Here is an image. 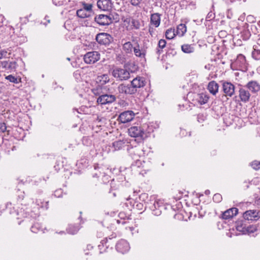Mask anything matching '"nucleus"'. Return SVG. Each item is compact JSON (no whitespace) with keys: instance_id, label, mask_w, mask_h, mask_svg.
I'll return each instance as SVG.
<instances>
[{"instance_id":"obj_57","label":"nucleus","mask_w":260,"mask_h":260,"mask_svg":"<svg viewBox=\"0 0 260 260\" xmlns=\"http://www.w3.org/2000/svg\"><path fill=\"white\" fill-rule=\"evenodd\" d=\"M7 126L4 122H0V130L2 132H5L6 131Z\"/></svg>"},{"instance_id":"obj_20","label":"nucleus","mask_w":260,"mask_h":260,"mask_svg":"<svg viewBox=\"0 0 260 260\" xmlns=\"http://www.w3.org/2000/svg\"><path fill=\"white\" fill-rule=\"evenodd\" d=\"M236 228L238 231H239L243 234L246 233H254L257 230V229L254 227L248 226L246 228L245 226H243V223L241 222H238L236 223Z\"/></svg>"},{"instance_id":"obj_2","label":"nucleus","mask_w":260,"mask_h":260,"mask_svg":"<svg viewBox=\"0 0 260 260\" xmlns=\"http://www.w3.org/2000/svg\"><path fill=\"white\" fill-rule=\"evenodd\" d=\"M128 133L131 137L136 138V140L139 142L148 137L147 133L145 131L144 127L139 125L130 127L128 129Z\"/></svg>"},{"instance_id":"obj_10","label":"nucleus","mask_w":260,"mask_h":260,"mask_svg":"<svg viewBox=\"0 0 260 260\" xmlns=\"http://www.w3.org/2000/svg\"><path fill=\"white\" fill-rule=\"evenodd\" d=\"M100 58V54L97 51H91L84 55V62L87 64L94 63Z\"/></svg>"},{"instance_id":"obj_43","label":"nucleus","mask_w":260,"mask_h":260,"mask_svg":"<svg viewBox=\"0 0 260 260\" xmlns=\"http://www.w3.org/2000/svg\"><path fill=\"white\" fill-rule=\"evenodd\" d=\"M109 172H102L103 176L101 177L104 183H108L111 180L110 176L108 174Z\"/></svg>"},{"instance_id":"obj_15","label":"nucleus","mask_w":260,"mask_h":260,"mask_svg":"<svg viewBox=\"0 0 260 260\" xmlns=\"http://www.w3.org/2000/svg\"><path fill=\"white\" fill-rule=\"evenodd\" d=\"M115 248L118 252L124 254L129 250L130 246L126 240L121 239L116 244Z\"/></svg>"},{"instance_id":"obj_51","label":"nucleus","mask_w":260,"mask_h":260,"mask_svg":"<svg viewBox=\"0 0 260 260\" xmlns=\"http://www.w3.org/2000/svg\"><path fill=\"white\" fill-rule=\"evenodd\" d=\"M62 193L63 191L61 189H58L54 191V196L57 198H60L62 197Z\"/></svg>"},{"instance_id":"obj_38","label":"nucleus","mask_w":260,"mask_h":260,"mask_svg":"<svg viewBox=\"0 0 260 260\" xmlns=\"http://www.w3.org/2000/svg\"><path fill=\"white\" fill-rule=\"evenodd\" d=\"M99 81L101 84L104 85L108 83L110 81V78L108 74H103L99 77Z\"/></svg>"},{"instance_id":"obj_33","label":"nucleus","mask_w":260,"mask_h":260,"mask_svg":"<svg viewBox=\"0 0 260 260\" xmlns=\"http://www.w3.org/2000/svg\"><path fill=\"white\" fill-rule=\"evenodd\" d=\"M240 38H242L243 41H247L251 36V34L249 29H243L240 34H238Z\"/></svg>"},{"instance_id":"obj_53","label":"nucleus","mask_w":260,"mask_h":260,"mask_svg":"<svg viewBox=\"0 0 260 260\" xmlns=\"http://www.w3.org/2000/svg\"><path fill=\"white\" fill-rule=\"evenodd\" d=\"M141 1L142 0H131L130 3L132 6L137 7L139 6Z\"/></svg>"},{"instance_id":"obj_56","label":"nucleus","mask_w":260,"mask_h":260,"mask_svg":"<svg viewBox=\"0 0 260 260\" xmlns=\"http://www.w3.org/2000/svg\"><path fill=\"white\" fill-rule=\"evenodd\" d=\"M228 33L225 30H221L218 32V36L221 38H224L226 37Z\"/></svg>"},{"instance_id":"obj_64","label":"nucleus","mask_w":260,"mask_h":260,"mask_svg":"<svg viewBox=\"0 0 260 260\" xmlns=\"http://www.w3.org/2000/svg\"><path fill=\"white\" fill-rule=\"evenodd\" d=\"M133 18L131 17L126 18L124 20V22L127 23H131L132 19Z\"/></svg>"},{"instance_id":"obj_36","label":"nucleus","mask_w":260,"mask_h":260,"mask_svg":"<svg viewBox=\"0 0 260 260\" xmlns=\"http://www.w3.org/2000/svg\"><path fill=\"white\" fill-rule=\"evenodd\" d=\"M186 31V26L184 24H180L177 27V33L182 36Z\"/></svg>"},{"instance_id":"obj_3","label":"nucleus","mask_w":260,"mask_h":260,"mask_svg":"<svg viewBox=\"0 0 260 260\" xmlns=\"http://www.w3.org/2000/svg\"><path fill=\"white\" fill-rule=\"evenodd\" d=\"M187 98L193 105L205 104L209 100L208 95L205 93L188 92Z\"/></svg>"},{"instance_id":"obj_32","label":"nucleus","mask_w":260,"mask_h":260,"mask_svg":"<svg viewBox=\"0 0 260 260\" xmlns=\"http://www.w3.org/2000/svg\"><path fill=\"white\" fill-rule=\"evenodd\" d=\"M80 228L79 226L74 224H70L67 228V231L69 234L74 235L78 232Z\"/></svg>"},{"instance_id":"obj_46","label":"nucleus","mask_w":260,"mask_h":260,"mask_svg":"<svg viewBox=\"0 0 260 260\" xmlns=\"http://www.w3.org/2000/svg\"><path fill=\"white\" fill-rule=\"evenodd\" d=\"M132 26L136 29H139L140 27V22L138 20L132 19L131 21Z\"/></svg>"},{"instance_id":"obj_1","label":"nucleus","mask_w":260,"mask_h":260,"mask_svg":"<svg viewBox=\"0 0 260 260\" xmlns=\"http://www.w3.org/2000/svg\"><path fill=\"white\" fill-rule=\"evenodd\" d=\"M146 205L151 210L152 214L155 216L160 215L162 210L165 209L164 201L156 199L154 196L150 197L149 202H147Z\"/></svg>"},{"instance_id":"obj_14","label":"nucleus","mask_w":260,"mask_h":260,"mask_svg":"<svg viewBox=\"0 0 260 260\" xmlns=\"http://www.w3.org/2000/svg\"><path fill=\"white\" fill-rule=\"evenodd\" d=\"M131 85L136 93L138 88L144 87L146 84V81L143 77H137L134 78L131 82Z\"/></svg>"},{"instance_id":"obj_34","label":"nucleus","mask_w":260,"mask_h":260,"mask_svg":"<svg viewBox=\"0 0 260 260\" xmlns=\"http://www.w3.org/2000/svg\"><path fill=\"white\" fill-rule=\"evenodd\" d=\"M134 207L139 211H144L147 208V206L143 203L136 201L134 204Z\"/></svg>"},{"instance_id":"obj_55","label":"nucleus","mask_w":260,"mask_h":260,"mask_svg":"<svg viewBox=\"0 0 260 260\" xmlns=\"http://www.w3.org/2000/svg\"><path fill=\"white\" fill-rule=\"evenodd\" d=\"M197 119H198V121L199 122L202 123L205 120V117L204 116V115L203 114H199L198 115Z\"/></svg>"},{"instance_id":"obj_12","label":"nucleus","mask_w":260,"mask_h":260,"mask_svg":"<svg viewBox=\"0 0 260 260\" xmlns=\"http://www.w3.org/2000/svg\"><path fill=\"white\" fill-rule=\"evenodd\" d=\"M112 146L115 151H118L126 147L127 150L129 151L131 149L134 148L133 147H131V145L129 142L126 140H119L115 141L112 143Z\"/></svg>"},{"instance_id":"obj_44","label":"nucleus","mask_w":260,"mask_h":260,"mask_svg":"<svg viewBox=\"0 0 260 260\" xmlns=\"http://www.w3.org/2000/svg\"><path fill=\"white\" fill-rule=\"evenodd\" d=\"M82 144L86 146H90L92 144V140L88 136H84L82 139Z\"/></svg>"},{"instance_id":"obj_6","label":"nucleus","mask_w":260,"mask_h":260,"mask_svg":"<svg viewBox=\"0 0 260 260\" xmlns=\"http://www.w3.org/2000/svg\"><path fill=\"white\" fill-rule=\"evenodd\" d=\"M116 235L113 234L109 238H106L101 241L100 244L98 246L100 253L107 251L106 250L109 248L111 249H113L114 243L112 242L111 240L112 239L116 238Z\"/></svg>"},{"instance_id":"obj_19","label":"nucleus","mask_w":260,"mask_h":260,"mask_svg":"<svg viewBox=\"0 0 260 260\" xmlns=\"http://www.w3.org/2000/svg\"><path fill=\"white\" fill-rule=\"evenodd\" d=\"M118 90L120 93L125 94H133L135 93L131 84H120L118 87Z\"/></svg>"},{"instance_id":"obj_21","label":"nucleus","mask_w":260,"mask_h":260,"mask_svg":"<svg viewBox=\"0 0 260 260\" xmlns=\"http://www.w3.org/2000/svg\"><path fill=\"white\" fill-rule=\"evenodd\" d=\"M112 5L111 0H98L97 2L98 8L104 11L110 10Z\"/></svg>"},{"instance_id":"obj_31","label":"nucleus","mask_w":260,"mask_h":260,"mask_svg":"<svg viewBox=\"0 0 260 260\" xmlns=\"http://www.w3.org/2000/svg\"><path fill=\"white\" fill-rule=\"evenodd\" d=\"M77 16L81 18H85L87 17H90L91 14L89 13L85 10H84L83 9H79L76 12Z\"/></svg>"},{"instance_id":"obj_37","label":"nucleus","mask_w":260,"mask_h":260,"mask_svg":"<svg viewBox=\"0 0 260 260\" xmlns=\"http://www.w3.org/2000/svg\"><path fill=\"white\" fill-rule=\"evenodd\" d=\"M82 6L83 7L82 9H83L84 10L86 11L91 15L93 13L92 4L84 2L82 3Z\"/></svg>"},{"instance_id":"obj_29","label":"nucleus","mask_w":260,"mask_h":260,"mask_svg":"<svg viewBox=\"0 0 260 260\" xmlns=\"http://www.w3.org/2000/svg\"><path fill=\"white\" fill-rule=\"evenodd\" d=\"M122 49L125 53L129 54L132 53L134 47L131 42H127L123 45Z\"/></svg>"},{"instance_id":"obj_13","label":"nucleus","mask_w":260,"mask_h":260,"mask_svg":"<svg viewBox=\"0 0 260 260\" xmlns=\"http://www.w3.org/2000/svg\"><path fill=\"white\" fill-rule=\"evenodd\" d=\"M116 100L114 95L104 94L100 95L97 99L99 104L106 105L113 103Z\"/></svg>"},{"instance_id":"obj_30","label":"nucleus","mask_w":260,"mask_h":260,"mask_svg":"<svg viewBox=\"0 0 260 260\" xmlns=\"http://www.w3.org/2000/svg\"><path fill=\"white\" fill-rule=\"evenodd\" d=\"M181 50L185 53H191L194 52V48L192 45L185 44L181 46Z\"/></svg>"},{"instance_id":"obj_27","label":"nucleus","mask_w":260,"mask_h":260,"mask_svg":"<svg viewBox=\"0 0 260 260\" xmlns=\"http://www.w3.org/2000/svg\"><path fill=\"white\" fill-rule=\"evenodd\" d=\"M167 42L164 39H160L158 41L157 48L156 49V53L158 55L157 58H159L160 55L162 52V49L166 46Z\"/></svg>"},{"instance_id":"obj_39","label":"nucleus","mask_w":260,"mask_h":260,"mask_svg":"<svg viewBox=\"0 0 260 260\" xmlns=\"http://www.w3.org/2000/svg\"><path fill=\"white\" fill-rule=\"evenodd\" d=\"M174 30H175L172 28L168 29L165 33L166 39L169 40L173 39L175 36Z\"/></svg>"},{"instance_id":"obj_52","label":"nucleus","mask_w":260,"mask_h":260,"mask_svg":"<svg viewBox=\"0 0 260 260\" xmlns=\"http://www.w3.org/2000/svg\"><path fill=\"white\" fill-rule=\"evenodd\" d=\"M177 53L176 51L174 49L170 48L167 50V55L170 56L172 55L174 56Z\"/></svg>"},{"instance_id":"obj_48","label":"nucleus","mask_w":260,"mask_h":260,"mask_svg":"<svg viewBox=\"0 0 260 260\" xmlns=\"http://www.w3.org/2000/svg\"><path fill=\"white\" fill-rule=\"evenodd\" d=\"M250 166L252 168L255 170H259L260 169V161L257 160H254L250 163Z\"/></svg>"},{"instance_id":"obj_54","label":"nucleus","mask_w":260,"mask_h":260,"mask_svg":"<svg viewBox=\"0 0 260 260\" xmlns=\"http://www.w3.org/2000/svg\"><path fill=\"white\" fill-rule=\"evenodd\" d=\"M154 130V127L152 125H147V129L145 130V131L146 132L148 135V137L149 136V134L153 132Z\"/></svg>"},{"instance_id":"obj_16","label":"nucleus","mask_w":260,"mask_h":260,"mask_svg":"<svg viewBox=\"0 0 260 260\" xmlns=\"http://www.w3.org/2000/svg\"><path fill=\"white\" fill-rule=\"evenodd\" d=\"M243 217L245 220L256 221L259 218L258 211L256 210H249L243 214Z\"/></svg>"},{"instance_id":"obj_24","label":"nucleus","mask_w":260,"mask_h":260,"mask_svg":"<svg viewBox=\"0 0 260 260\" xmlns=\"http://www.w3.org/2000/svg\"><path fill=\"white\" fill-rule=\"evenodd\" d=\"M161 15L158 13L152 14L150 16V23L155 27H158L160 23Z\"/></svg>"},{"instance_id":"obj_35","label":"nucleus","mask_w":260,"mask_h":260,"mask_svg":"<svg viewBox=\"0 0 260 260\" xmlns=\"http://www.w3.org/2000/svg\"><path fill=\"white\" fill-rule=\"evenodd\" d=\"M53 4L57 7L63 6L68 5L70 0H51Z\"/></svg>"},{"instance_id":"obj_28","label":"nucleus","mask_w":260,"mask_h":260,"mask_svg":"<svg viewBox=\"0 0 260 260\" xmlns=\"http://www.w3.org/2000/svg\"><path fill=\"white\" fill-rule=\"evenodd\" d=\"M134 52L135 55L140 58H145V50L140 49V46L139 44L137 46L134 47Z\"/></svg>"},{"instance_id":"obj_60","label":"nucleus","mask_w":260,"mask_h":260,"mask_svg":"<svg viewBox=\"0 0 260 260\" xmlns=\"http://www.w3.org/2000/svg\"><path fill=\"white\" fill-rule=\"evenodd\" d=\"M8 62L9 61H0V63L3 68H5V69L7 70Z\"/></svg>"},{"instance_id":"obj_61","label":"nucleus","mask_w":260,"mask_h":260,"mask_svg":"<svg viewBox=\"0 0 260 260\" xmlns=\"http://www.w3.org/2000/svg\"><path fill=\"white\" fill-rule=\"evenodd\" d=\"M119 217L121 219H128V218L127 217V216L125 215L124 212H120L119 213Z\"/></svg>"},{"instance_id":"obj_7","label":"nucleus","mask_w":260,"mask_h":260,"mask_svg":"<svg viewBox=\"0 0 260 260\" xmlns=\"http://www.w3.org/2000/svg\"><path fill=\"white\" fill-rule=\"evenodd\" d=\"M95 40L100 45L108 46L113 41V38L108 33L101 32L96 35Z\"/></svg>"},{"instance_id":"obj_59","label":"nucleus","mask_w":260,"mask_h":260,"mask_svg":"<svg viewBox=\"0 0 260 260\" xmlns=\"http://www.w3.org/2000/svg\"><path fill=\"white\" fill-rule=\"evenodd\" d=\"M79 164H84V166H86V165L88 164V160L86 159V158H82L80 159V160L79 161Z\"/></svg>"},{"instance_id":"obj_63","label":"nucleus","mask_w":260,"mask_h":260,"mask_svg":"<svg viewBox=\"0 0 260 260\" xmlns=\"http://www.w3.org/2000/svg\"><path fill=\"white\" fill-rule=\"evenodd\" d=\"M232 16H233V14H232V11L230 10H228L227 11V13H226V17L229 19H231L232 18Z\"/></svg>"},{"instance_id":"obj_47","label":"nucleus","mask_w":260,"mask_h":260,"mask_svg":"<svg viewBox=\"0 0 260 260\" xmlns=\"http://www.w3.org/2000/svg\"><path fill=\"white\" fill-rule=\"evenodd\" d=\"M16 67L17 62L16 61L8 62L7 70H9L10 71H14L16 69Z\"/></svg>"},{"instance_id":"obj_62","label":"nucleus","mask_w":260,"mask_h":260,"mask_svg":"<svg viewBox=\"0 0 260 260\" xmlns=\"http://www.w3.org/2000/svg\"><path fill=\"white\" fill-rule=\"evenodd\" d=\"M24 198V192H21L20 194H19L18 196V200L19 201H22Z\"/></svg>"},{"instance_id":"obj_25","label":"nucleus","mask_w":260,"mask_h":260,"mask_svg":"<svg viewBox=\"0 0 260 260\" xmlns=\"http://www.w3.org/2000/svg\"><path fill=\"white\" fill-rule=\"evenodd\" d=\"M219 85L215 81L209 82L207 89L213 95H215L218 91Z\"/></svg>"},{"instance_id":"obj_42","label":"nucleus","mask_w":260,"mask_h":260,"mask_svg":"<svg viewBox=\"0 0 260 260\" xmlns=\"http://www.w3.org/2000/svg\"><path fill=\"white\" fill-rule=\"evenodd\" d=\"M6 79L13 83H19L21 82V78H17L12 75H9L6 77Z\"/></svg>"},{"instance_id":"obj_5","label":"nucleus","mask_w":260,"mask_h":260,"mask_svg":"<svg viewBox=\"0 0 260 260\" xmlns=\"http://www.w3.org/2000/svg\"><path fill=\"white\" fill-rule=\"evenodd\" d=\"M113 76L120 81L126 80L130 78L129 71L125 68H116L112 71Z\"/></svg>"},{"instance_id":"obj_9","label":"nucleus","mask_w":260,"mask_h":260,"mask_svg":"<svg viewBox=\"0 0 260 260\" xmlns=\"http://www.w3.org/2000/svg\"><path fill=\"white\" fill-rule=\"evenodd\" d=\"M94 21L101 26H108L113 22L112 17L110 15L104 14L96 15Z\"/></svg>"},{"instance_id":"obj_23","label":"nucleus","mask_w":260,"mask_h":260,"mask_svg":"<svg viewBox=\"0 0 260 260\" xmlns=\"http://www.w3.org/2000/svg\"><path fill=\"white\" fill-rule=\"evenodd\" d=\"M95 172L92 174L93 177L101 178L103 176L102 172H110L108 168L105 166H94Z\"/></svg>"},{"instance_id":"obj_58","label":"nucleus","mask_w":260,"mask_h":260,"mask_svg":"<svg viewBox=\"0 0 260 260\" xmlns=\"http://www.w3.org/2000/svg\"><path fill=\"white\" fill-rule=\"evenodd\" d=\"M7 51L6 50L0 49V59L5 57L7 55Z\"/></svg>"},{"instance_id":"obj_17","label":"nucleus","mask_w":260,"mask_h":260,"mask_svg":"<svg viewBox=\"0 0 260 260\" xmlns=\"http://www.w3.org/2000/svg\"><path fill=\"white\" fill-rule=\"evenodd\" d=\"M245 87L252 93H257L258 91H260V84L255 80L249 81L245 85Z\"/></svg>"},{"instance_id":"obj_49","label":"nucleus","mask_w":260,"mask_h":260,"mask_svg":"<svg viewBox=\"0 0 260 260\" xmlns=\"http://www.w3.org/2000/svg\"><path fill=\"white\" fill-rule=\"evenodd\" d=\"M222 199V196L219 193H215L213 197V201L215 203H220Z\"/></svg>"},{"instance_id":"obj_11","label":"nucleus","mask_w":260,"mask_h":260,"mask_svg":"<svg viewBox=\"0 0 260 260\" xmlns=\"http://www.w3.org/2000/svg\"><path fill=\"white\" fill-rule=\"evenodd\" d=\"M135 115V113L132 110L125 111L119 114L118 120L121 123H126L131 121Z\"/></svg>"},{"instance_id":"obj_26","label":"nucleus","mask_w":260,"mask_h":260,"mask_svg":"<svg viewBox=\"0 0 260 260\" xmlns=\"http://www.w3.org/2000/svg\"><path fill=\"white\" fill-rule=\"evenodd\" d=\"M34 205L37 206L38 209L47 210L49 208V201H45L42 199H37L36 200Z\"/></svg>"},{"instance_id":"obj_45","label":"nucleus","mask_w":260,"mask_h":260,"mask_svg":"<svg viewBox=\"0 0 260 260\" xmlns=\"http://www.w3.org/2000/svg\"><path fill=\"white\" fill-rule=\"evenodd\" d=\"M239 38H240V37L239 35L235 36L233 37V40L235 46H241L242 45V41L241 39H239Z\"/></svg>"},{"instance_id":"obj_18","label":"nucleus","mask_w":260,"mask_h":260,"mask_svg":"<svg viewBox=\"0 0 260 260\" xmlns=\"http://www.w3.org/2000/svg\"><path fill=\"white\" fill-rule=\"evenodd\" d=\"M250 95L249 91L245 86L239 88V97L242 102L245 103L248 102L249 101Z\"/></svg>"},{"instance_id":"obj_8","label":"nucleus","mask_w":260,"mask_h":260,"mask_svg":"<svg viewBox=\"0 0 260 260\" xmlns=\"http://www.w3.org/2000/svg\"><path fill=\"white\" fill-rule=\"evenodd\" d=\"M221 82L222 83V91L224 93L222 96H232L235 93V85L231 82L228 81H222Z\"/></svg>"},{"instance_id":"obj_50","label":"nucleus","mask_w":260,"mask_h":260,"mask_svg":"<svg viewBox=\"0 0 260 260\" xmlns=\"http://www.w3.org/2000/svg\"><path fill=\"white\" fill-rule=\"evenodd\" d=\"M215 17V14L212 11L209 12L206 16V20L207 21H211Z\"/></svg>"},{"instance_id":"obj_41","label":"nucleus","mask_w":260,"mask_h":260,"mask_svg":"<svg viewBox=\"0 0 260 260\" xmlns=\"http://www.w3.org/2000/svg\"><path fill=\"white\" fill-rule=\"evenodd\" d=\"M149 199L150 198H149L148 194L146 193H142L139 196L140 202L143 203L145 205L147 202H149Z\"/></svg>"},{"instance_id":"obj_40","label":"nucleus","mask_w":260,"mask_h":260,"mask_svg":"<svg viewBox=\"0 0 260 260\" xmlns=\"http://www.w3.org/2000/svg\"><path fill=\"white\" fill-rule=\"evenodd\" d=\"M30 230L32 233H37L39 231H42V226L39 223L37 222L31 226Z\"/></svg>"},{"instance_id":"obj_4","label":"nucleus","mask_w":260,"mask_h":260,"mask_svg":"<svg viewBox=\"0 0 260 260\" xmlns=\"http://www.w3.org/2000/svg\"><path fill=\"white\" fill-rule=\"evenodd\" d=\"M232 66L234 67L235 70L243 72L247 71L248 63L246 61L245 56L242 54H238L235 61L232 63Z\"/></svg>"},{"instance_id":"obj_22","label":"nucleus","mask_w":260,"mask_h":260,"mask_svg":"<svg viewBox=\"0 0 260 260\" xmlns=\"http://www.w3.org/2000/svg\"><path fill=\"white\" fill-rule=\"evenodd\" d=\"M238 213V209L237 208H231L226 210L222 214V217L224 219H229L236 216Z\"/></svg>"}]
</instances>
